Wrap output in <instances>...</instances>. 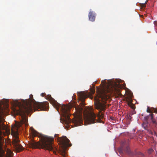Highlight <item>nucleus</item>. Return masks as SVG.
I'll list each match as a JSON object with an SVG mask.
<instances>
[{"instance_id":"obj_1","label":"nucleus","mask_w":157,"mask_h":157,"mask_svg":"<svg viewBox=\"0 0 157 157\" xmlns=\"http://www.w3.org/2000/svg\"><path fill=\"white\" fill-rule=\"evenodd\" d=\"M48 102H39L36 101L33 98L32 94L30 95L29 100L22 103L19 102H17V105L19 107L18 110H16V114L20 115L21 121L20 122L12 126L11 127V135L13 137L12 139V144L14 150L17 152H19L23 149V147L20 144V141L18 137V128L23 124L25 126L28 125V117L26 113L33 112L40 109V110H45L47 108Z\"/></svg>"},{"instance_id":"obj_2","label":"nucleus","mask_w":157,"mask_h":157,"mask_svg":"<svg viewBox=\"0 0 157 157\" xmlns=\"http://www.w3.org/2000/svg\"><path fill=\"white\" fill-rule=\"evenodd\" d=\"M120 86L111 80L108 81L107 87L98 91L97 96L94 98V104L96 109H99V113L97 115L98 120L96 118V115L91 112L87 115V121L89 124H92L97 122H101V119L104 117V114L101 113L105 110L106 101L109 98L110 94H117L119 96L122 95L120 92Z\"/></svg>"},{"instance_id":"obj_3","label":"nucleus","mask_w":157,"mask_h":157,"mask_svg":"<svg viewBox=\"0 0 157 157\" xmlns=\"http://www.w3.org/2000/svg\"><path fill=\"white\" fill-rule=\"evenodd\" d=\"M77 94L81 101L82 107L78 106L75 107V110L78 112V113L74 117L72 120L69 118V108L68 106L64 105H61L52 98L51 95H48L47 96L48 99L49 101L57 110L59 109V108H61V110L65 117L64 122L65 124L67 125L71 123L72 122L73 125L74 126H78L83 124L82 114L80 113L82 112L83 110L82 107L85 105L84 103L85 100L87 98L86 94L83 92H78Z\"/></svg>"},{"instance_id":"obj_4","label":"nucleus","mask_w":157,"mask_h":157,"mask_svg":"<svg viewBox=\"0 0 157 157\" xmlns=\"http://www.w3.org/2000/svg\"><path fill=\"white\" fill-rule=\"evenodd\" d=\"M0 110V157H12L13 153L9 148H7L6 144V140L3 135L4 132L1 130H7V128L4 124L5 120L3 119L4 113L3 109L1 107Z\"/></svg>"},{"instance_id":"obj_5","label":"nucleus","mask_w":157,"mask_h":157,"mask_svg":"<svg viewBox=\"0 0 157 157\" xmlns=\"http://www.w3.org/2000/svg\"><path fill=\"white\" fill-rule=\"evenodd\" d=\"M40 140L39 142H36L34 140L30 141L29 142V147L33 149H43L49 151H52L54 153H56L55 147L53 145V137L41 135Z\"/></svg>"},{"instance_id":"obj_6","label":"nucleus","mask_w":157,"mask_h":157,"mask_svg":"<svg viewBox=\"0 0 157 157\" xmlns=\"http://www.w3.org/2000/svg\"><path fill=\"white\" fill-rule=\"evenodd\" d=\"M58 134H55V137H58L57 140L59 142L61 148L59 153L63 157H66L67 156L66 149L68 146H71L70 144V140L66 136L58 137Z\"/></svg>"},{"instance_id":"obj_7","label":"nucleus","mask_w":157,"mask_h":157,"mask_svg":"<svg viewBox=\"0 0 157 157\" xmlns=\"http://www.w3.org/2000/svg\"><path fill=\"white\" fill-rule=\"evenodd\" d=\"M91 10H90V11L89 14V18L90 21H95L96 14L94 12L91 11Z\"/></svg>"},{"instance_id":"obj_8","label":"nucleus","mask_w":157,"mask_h":157,"mask_svg":"<svg viewBox=\"0 0 157 157\" xmlns=\"http://www.w3.org/2000/svg\"><path fill=\"white\" fill-rule=\"evenodd\" d=\"M133 97V95L132 94L130 93L128 95V97L126 98V101L127 102L128 104H129L132 103V98Z\"/></svg>"},{"instance_id":"obj_9","label":"nucleus","mask_w":157,"mask_h":157,"mask_svg":"<svg viewBox=\"0 0 157 157\" xmlns=\"http://www.w3.org/2000/svg\"><path fill=\"white\" fill-rule=\"evenodd\" d=\"M0 103L2 105L3 104L5 106H6V107L7 108L9 106V101L7 99H2L0 101Z\"/></svg>"},{"instance_id":"obj_10","label":"nucleus","mask_w":157,"mask_h":157,"mask_svg":"<svg viewBox=\"0 0 157 157\" xmlns=\"http://www.w3.org/2000/svg\"><path fill=\"white\" fill-rule=\"evenodd\" d=\"M145 119L146 120H147L148 119H150L151 120L153 123H155V121L153 119V114H149L148 116L146 117Z\"/></svg>"},{"instance_id":"obj_11","label":"nucleus","mask_w":157,"mask_h":157,"mask_svg":"<svg viewBox=\"0 0 157 157\" xmlns=\"http://www.w3.org/2000/svg\"><path fill=\"white\" fill-rule=\"evenodd\" d=\"M31 132L33 135L34 136H37L38 134V132L35 130L33 127L30 128Z\"/></svg>"},{"instance_id":"obj_12","label":"nucleus","mask_w":157,"mask_h":157,"mask_svg":"<svg viewBox=\"0 0 157 157\" xmlns=\"http://www.w3.org/2000/svg\"><path fill=\"white\" fill-rule=\"evenodd\" d=\"M128 105L133 109H135V105L132 104V103L130 104H129Z\"/></svg>"},{"instance_id":"obj_13","label":"nucleus","mask_w":157,"mask_h":157,"mask_svg":"<svg viewBox=\"0 0 157 157\" xmlns=\"http://www.w3.org/2000/svg\"><path fill=\"white\" fill-rule=\"evenodd\" d=\"M123 148L122 147H121L118 149V151L120 154H121L123 153Z\"/></svg>"},{"instance_id":"obj_14","label":"nucleus","mask_w":157,"mask_h":157,"mask_svg":"<svg viewBox=\"0 0 157 157\" xmlns=\"http://www.w3.org/2000/svg\"><path fill=\"white\" fill-rule=\"evenodd\" d=\"M129 148L128 147H127L125 150V151L128 153H129L130 152Z\"/></svg>"},{"instance_id":"obj_15","label":"nucleus","mask_w":157,"mask_h":157,"mask_svg":"<svg viewBox=\"0 0 157 157\" xmlns=\"http://www.w3.org/2000/svg\"><path fill=\"white\" fill-rule=\"evenodd\" d=\"M152 111L154 112V113H155L156 114H157V108H153L152 109Z\"/></svg>"},{"instance_id":"obj_16","label":"nucleus","mask_w":157,"mask_h":157,"mask_svg":"<svg viewBox=\"0 0 157 157\" xmlns=\"http://www.w3.org/2000/svg\"><path fill=\"white\" fill-rule=\"evenodd\" d=\"M153 151V150L151 148H150L148 150V152L149 154H151Z\"/></svg>"},{"instance_id":"obj_17","label":"nucleus","mask_w":157,"mask_h":157,"mask_svg":"<svg viewBox=\"0 0 157 157\" xmlns=\"http://www.w3.org/2000/svg\"><path fill=\"white\" fill-rule=\"evenodd\" d=\"M147 113H151V111L150 110V109H149V108L148 107H147Z\"/></svg>"},{"instance_id":"obj_18","label":"nucleus","mask_w":157,"mask_h":157,"mask_svg":"<svg viewBox=\"0 0 157 157\" xmlns=\"http://www.w3.org/2000/svg\"><path fill=\"white\" fill-rule=\"evenodd\" d=\"M146 7V5L144 4H142V5L141 6V7L142 8H145Z\"/></svg>"},{"instance_id":"obj_19","label":"nucleus","mask_w":157,"mask_h":157,"mask_svg":"<svg viewBox=\"0 0 157 157\" xmlns=\"http://www.w3.org/2000/svg\"><path fill=\"white\" fill-rule=\"evenodd\" d=\"M46 94L45 93H43L41 94V96L42 97H44Z\"/></svg>"},{"instance_id":"obj_20","label":"nucleus","mask_w":157,"mask_h":157,"mask_svg":"<svg viewBox=\"0 0 157 157\" xmlns=\"http://www.w3.org/2000/svg\"><path fill=\"white\" fill-rule=\"evenodd\" d=\"M156 23H157V21H154V23L155 25H156Z\"/></svg>"},{"instance_id":"obj_21","label":"nucleus","mask_w":157,"mask_h":157,"mask_svg":"<svg viewBox=\"0 0 157 157\" xmlns=\"http://www.w3.org/2000/svg\"><path fill=\"white\" fill-rule=\"evenodd\" d=\"M140 154H141L142 156H144V155L143 153H140Z\"/></svg>"},{"instance_id":"obj_22","label":"nucleus","mask_w":157,"mask_h":157,"mask_svg":"<svg viewBox=\"0 0 157 157\" xmlns=\"http://www.w3.org/2000/svg\"><path fill=\"white\" fill-rule=\"evenodd\" d=\"M129 117H130V118H129L131 119V116H130V115H129Z\"/></svg>"},{"instance_id":"obj_23","label":"nucleus","mask_w":157,"mask_h":157,"mask_svg":"<svg viewBox=\"0 0 157 157\" xmlns=\"http://www.w3.org/2000/svg\"><path fill=\"white\" fill-rule=\"evenodd\" d=\"M147 1L146 2H147Z\"/></svg>"}]
</instances>
